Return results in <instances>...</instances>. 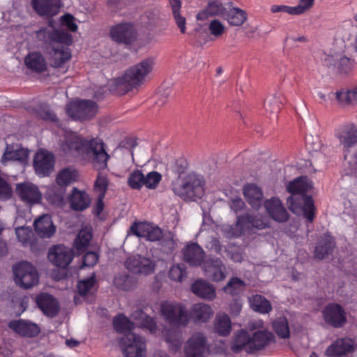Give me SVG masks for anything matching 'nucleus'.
Returning <instances> with one entry per match:
<instances>
[{"mask_svg": "<svg viewBox=\"0 0 357 357\" xmlns=\"http://www.w3.org/2000/svg\"><path fill=\"white\" fill-rule=\"evenodd\" d=\"M36 38L44 52L49 56L51 66L57 68L71 59L68 47L73 44V36L63 29H56L53 20L48 21L47 26L40 27L35 31Z\"/></svg>", "mask_w": 357, "mask_h": 357, "instance_id": "nucleus-1", "label": "nucleus"}, {"mask_svg": "<svg viewBox=\"0 0 357 357\" xmlns=\"http://www.w3.org/2000/svg\"><path fill=\"white\" fill-rule=\"evenodd\" d=\"M61 149L68 156L75 158L86 155L91 160L93 166L99 171L107 167L110 158L102 139L93 138L87 140L75 133L65 137Z\"/></svg>", "mask_w": 357, "mask_h": 357, "instance_id": "nucleus-2", "label": "nucleus"}, {"mask_svg": "<svg viewBox=\"0 0 357 357\" xmlns=\"http://www.w3.org/2000/svg\"><path fill=\"white\" fill-rule=\"evenodd\" d=\"M155 64V59L149 56L128 69L122 77L116 80V85L128 92L136 88L145 80V77L152 72Z\"/></svg>", "mask_w": 357, "mask_h": 357, "instance_id": "nucleus-3", "label": "nucleus"}, {"mask_svg": "<svg viewBox=\"0 0 357 357\" xmlns=\"http://www.w3.org/2000/svg\"><path fill=\"white\" fill-rule=\"evenodd\" d=\"M204 183L199 175L190 173L174 182L172 190L184 201H195L204 195Z\"/></svg>", "mask_w": 357, "mask_h": 357, "instance_id": "nucleus-4", "label": "nucleus"}, {"mask_svg": "<svg viewBox=\"0 0 357 357\" xmlns=\"http://www.w3.org/2000/svg\"><path fill=\"white\" fill-rule=\"evenodd\" d=\"M287 199L289 209L294 213L303 214L309 222L315 218V206L311 195L307 193H290Z\"/></svg>", "mask_w": 357, "mask_h": 357, "instance_id": "nucleus-5", "label": "nucleus"}, {"mask_svg": "<svg viewBox=\"0 0 357 357\" xmlns=\"http://www.w3.org/2000/svg\"><path fill=\"white\" fill-rule=\"evenodd\" d=\"M15 283L28 289L38 284L39 276L36 268L29 262L22 261L13 267Z\"/></svg>", "mask_w": 357, "mask_h": 357, "instance_id": "nucleus-6", "label": "nucleus"}, {"mask_svg": "<svg viewBox=\"0 0 357 357\" xmlns=\"http://www.w3.org/2000/svg\"><path fill=\"white\" fill-rule=\"evenodd\" d=\"M160 312L165 321L172 326H186L189 322L186 309L181 305H174L167 302L162 303Z\"/></svg>", "mask_w": 357, "mask_h": 357, "instance_id": "nucleus-7", "label": "nucleus"}, {"mask_svg": "<svg viewBox=\"0 0 357 357\" xmlns=\"http://www.w3.org/2000/svg\"><path fill=\"white\" fill-rule=\"evenodd\" d=\"M325 324L333 328H340L347 323V312L340 304L328 303L321 311Z\"/></svg>", "mask_w": 357, "mask_h": 357, "instance_id": "nucleus-8", "label": "nucleus"}, {"mask_svg": "<svg viewBox=\"0 0 357 357\" xmlns=\"http://www.w3.org/2000/svg\"><path fill=\"white\" fill-rule=\"evenodd\" d=\"M119 343L126 357H145V341L142 336L128 333L120 339Z\"/></svg>", "mask_w": 357, "mask_h": 357, "instance_id": "nucleus-9", "label": "nucleus"}, {"mask_svg": "<svg viewBox=\"0 0 357 357\" xmlns=\"http://www.w3.org/2000/svg\"><path fill=\"white\" fill-rule=\"evenodd\" d=\"M66 112L75 120H88L96 115L97 105L91 100H79L68 105L66 107Z\"/></svg>", "mask_w": 357, "mask_h": 357, "instance_id": "nucleus-10", "label": "nucleus"}, {"mask_svg": "<svg viewBox=\"0 0 357 357\" xmlns=\"http://www.w3.org/2000/svg\"><path fill=\"white\" fill-rule=\"evenodd\" d=\"M208 351L206 336L202 333H195L186 342L185 357H205Z\"/></svg>", "mask_w": 357, "mask_h": 357, "instance_id": "nucleus-11", "label": "nucleus"}, {"mask_svg": "<svg viewBox=\"0 0 357 357\" xmlns=\"http://www.w3.org/2000/svg\"><path fill=\"white\" fill-rule=\"evenodd\" d=\"M111 38L117 43L130 45L137 38V31L131 23H121L112 26Z\"/></svg>", "mask_w": 357, "mask_h": 357, "instance_id": "nucleus-12", "label": "nucleus"}, {"mask_svg": "<svg viewBox=\"0 0 357 357\" xmlns=\"http://www.w3.org/2000/svg\"><path fill=\"white\" fill-rule=\"evenodd\" d=\"M202 269L205 275L214 282L222 281L226 277L225 266L218 257L208 256L202 264Z\"/></svg>", "mask_w": 357, "mask_h": 357, "instance_id": "nucleus-13", "label": "nucleus"}, {"mask_svg": "<svg viewBox=\"0 0 357 357\" xmlns=\"http://www.w3.org/2000/svg\"><path fill=\"white\" fill-rule=\"evenodd\" d=\"M54 155L45 150L37 152L33 158V167L36 174L48 176L54 170Z\"/></svg>", "mask_w": 357, "mask_h": 357, "instance_id": "nucleus-14", "label": "nucleus"}, {"mask_svg": "<svg viewBox=\"0 0 357 357\" xmlns=\"http://www.w3.org/2000/svg\"><path fill=\"white\" fill-rule=\"evenodd\" d=\"M75 253L71 248L63 245H54L50 249L48 259L57 267L66 268L72 261Z\"/></svg>", "mask_w": 357, "mask_h": 357, "instance_id": "nucleus-15", "label": "nucleus"}, {"mask_svg": "<svg viewBox=\"0 0 357 357\" xmlns=\"http://www.w3.org/2000/svg\"><path fill=\"white\" fill-rule=\"evenodd\" d=\"M35 301L38 308L47 317H55L60 311L58 301L48 293H41L37 295Z\"/></svg>", "mask_w": 357, "mask_h": 357, "instance_id": "nucleus-16", "label": "nucleus"}, {"mask_svg": "<svg viewBox=\"0 0 357 357\" xmlns=\"http://www.w3.org/2000/svg\"><path fill=\"white\" fill-rule=\"evenodd\" d=\"M125 266L135 274L149 275L154 270V264L151 260L138 255L129 257L125 261Z\"/></svg>", "mask_w": 357, "mask_h": 357, "instance_id": "nucleus-17", "label": "nucleus"}, {"mask_svg": "<svg viewBox=\"0 0 357 357\" xmlns=\"http://www.w3.org/2000/svg\"><path fill=\"white\" fill-rule=\"evenodd\" d=\"M251 346L248 348V354H253L264 349L271 343L275 342V337L273 333L268 330H260L250 335Z\"/></svg>", "mask_w": 357, "mask_h": 357, "instance_id": "nucleus-18", "label": "nucleus"}, {"mask_svg": "<svg viewBox=\"0 0 357 357\" xmlns=\"http://www.w3.org/2000/svg\"><path fill=\"white\" fill-rule=\"evenodd\" d=\"M15 191L23 202L30 204L39 203L42 199V195L38 187L31 183H17Z\"/></svg>", "mask_w": 357, "mask_h": 357, "instance_id": "nucleus-19", "label": "nucleus"}, {"mask_svg": "<svg viewBox=\"0 0 357 357\" xmlns=\"http://www.w3.org/2000/svg\"><path fill=\"white\" fill-rule=\"evenodd\" d=\"M336 247L335 239L329 232L324 234L318 239L314 250V258L322 260L332 255Z\"/></svg>", "mask_w": 357, "mask_h": 357, "instance_id": "nucleus-20", "label": "nucleus"}, {"mask_svg": "<svg viewBox=\"0 0 357 357\" xmlns=\"http://www.w3.org/2000/svg\"><path fill=\"white\" fill-rule=\"evenodd\" d=\"M264 207L273 220L278 222H285L289 220V213L279 198L272 197L266 200Z\"/></svg>", "mask_w": 357, "mask_h": 357, "instance_id": "nucleus-21", "label": "nucleus"}, {"mask_svg": "<svg viewBox=\"0 0 357 357\" xmlns=\"http://www.w3.org/2000/svg\"><path fill=\"white\" fill-rule=\"evenodd\" d=\"M335 137L344 150L349 151L357 144V128L354 124L345 126L336 132Z\"/></svg>", "mask_w": 357, "mask_h": 357, "instance_id": "nucleus-22", "label": "nucleus"}, {"mask_svg": "<svg viewBox=\"0 0 357 357\" xmlns=\"http://www.w3.org/2000/svg\"><path fill=\"white\" fill-rule=\"evenodd\" d=\"M8 326L22 337H36L40 332L38 324L25 319L11 321L9 322Z\"/></svg>", "mask_w": 357, "mask_h": 357, "instance_id": "nucleus-23", "label": "nucleus"}, {"mask_svg": "<svg viewBox=\"0 0 357 357\" xmlns=\"http://www.w3.org/2000/svg\"><path fill=\"white\" fill-rule=\"evenodd\" d=\"M36 13L41 17H52L59 12L60 0H31Z\"/></svg>", "mask_w": 357, "mask_h": 357, "instance_id": "nucleus-24", "label": "nucleus"}, {"mask_svg": "<svg viewBox=\"0 0 357 357\" xmlns=\"http://www.w3.org/2000/svg\"><path fill=\"white\" fill-rule=\"evenodd\" d=\"M354 350V344L351 339L339 338L327 347L325 354L327 356H341L351 353Z\"/></svg>", "mask_w": 357, "mask_h": 357, "instance_id": "nucleus-25", "label": "nucleus"}, {"mask_svg": "<svg viewBox=\"0 0 357 357\" xmlns=\"http://www.w3.org/2000/svg\"><path fill=\"white\" fill-rule=\"evenodd\" d=\"M183 259L190 266H198L204 262L205 252L197 243L187 245L183 250Z\"/></svg>", "mask_w": 357, "mask_h": 357, "instance_id": "nucleus-26", "label": "nucleus"}, {"mask_svg": "<svg viewBox=\"0 0 357 357\" xmlns=\"http://www.w3.org/2000/svg\"><path fill=\"white\" fill-rule=\"evenodd\" d=\"M28 158L29 151L26 149L17 148V145L6 144L1 162L4 165L9 161H18L22 164H25Z\"/></svg>", "mask_w": 357, "mask_h": 357, "instance_id": "nucleus-27", "label": "nucleus"}, {"mask_svg": "<svg viewBox=\"0 0 357 357\" xmlns=\"http://www.w3.org/2000/svg\"><path fill=\"white\" fill-rule=\"evenodd\" d=\"M70 208L75 211H83L86 209L91 204V199L89 195L84 190H79L74 187L68 197Z\"/></svg>", "mask_w": 357, "mask_h": 357, "instance_id": "nucleus-28", "label": "nucleus"}, {"mask_svg": "<svg viewBox=\"0 0 357 357\" xmlns=\"http://www.w3.org/2000/svg\"><path fill=\"white\" fill-rule=\"evenodd\" d=\"M190 289L195 295L205 300L212 301L216 296L215 287L203 279L196 280L192 284Z\"/></svg>", "mask_w": 357, "mask_h": 357, "instance_id": "nucleus-29", "label": "nucleus"}, {"mask_svg": "<svg viewBox=\"0 0 357 357\" xmlns=\"http://www.w3.org/2000/svg\"><path fill=\"white\" fill-rule=\"evenodd\" d=\"M36 234L41 238H50L56 231L52 217L48 214L41 215L33 222Z\"/></svg>", "mask_w": 357, "mask_h": 357, "instance_id": "nucleus-30", "label": "nucleus"}, {"mask_svg": "<svg viewBox=\"0 0 357 357\" xmlns=\"http://www.w3.org/2000/svg\"><path fill=\"white\" fill-rule=\"evenodd\" d=\"M243 193L248 204L255 209L262 205L264 194L262 190L255 183H248L243 188Z\"/></svg>", "mask_w": 357, "mask_h": 357, "instance_id": "nucleus-31", "label": "nucleus"}, {"mask_svg": "<svg viewBox=\"0 0 357 357\" xmlns=\"http://www.w3.org/2000/svg\"><path fill=\"white\" fill-rule=\"evenodd\" d=\"M26 68L32 72L42 73L47 70V63L43 55L38 52L29 53L24 58Z\"/></svg>", "mask_w": 357, "mask_h": 357, "instance_id": "nucleus-32", "label": "nucleus"}, {"mask_svg": "<svg viewBox=\"0 0 357 357\" xmlns=\"http://www.w3.org/2000/svg\"><path fill=\"white\" fill-rule=\"evenodd\" d=\"M237 225H240L242 228H246L249 230H252V229L261 230L269 227L268 222L250 213H245L238 216Z\"/></svg>", "mask_w": 357, "mask_h": 357, "instance_id": "nucleus-33", "label": "nucleus"}, {"mask_svg": "<svg viewBox=\"0 0 357 357\" xmlns=\"http://www.w3.org/2000/svg\"><path fill=\"white\" fill-rule=\"evenodd\" d=\"M251 346V336L245 330H241L235 334L231 343L230 349L234 354H239L245 351L248 354V348Z\"/></svg>", "mask_w": 357, "mask_h": 357, "instance_id": "nucleus-34", "label": "nucleus"}, {"mask_svg": "<svg viewBox=\"0 0 357 357\" xmlns=\"http://www.w3.org/2000/svg\"><path fill=\"white\" fill-rule=\"evenodd\" d=\"M213 314L211 307L205 303H196L192 305L190 317L196 322H206Z\"/></svg>", "mask_w": 357, "mask_h": 357, "instance_id": "nucleus-35", "label": "nucleus"}, {"mask_svg": "<svg viewBox=\"0 0 357 357\" xmlns=\"http://www.w3.org/2000/svg\"><path fill=\"white\" fill-rule=\"evenodd\" d=\"M112 325L116 333L124 334V336L128 333H132V331L135 328V324L122 313L114 317Z\"/></svg>", "mask_w": 357, "mask_h": 357, "instance_id": "nucleus-36", "label": "nucleus"}, {"mask_svg": "<svg viewBox=\"0 0 357 357\" xmlns=\"http://www.w3.org/2000/svg\"><path fill=\"white\" fill-rule=\"evenodd\" d=\"M251 308L261 314H268L272 310V305L264 296L256 294L249 298Z\"/></svg>", "mask_w": 357, "mask_h": 357, "instance_id": "nucleus-37", "label": "nucleus"}, {"mask_svg": "<svg viewBox=\"0 0 357 357\" xmlns=\"http://www.w3.org/2000/svg\"><path fill=\"white\" fill-rule=\"evenodd\" d=\"M227 9L218 1H211L204 10L197 14V19L202 20L207 16L221 15L224 17Z\"/></svg>", "mask_w": 357, "mask_h": 357, "instance_id": "nucleus-38", "label": "nucleus"}, {"mask_svg": "<svg viewBox=\"0 0 357 357\" xmlns=\"http://www.w3.org/2000/svg\"><path fill=\"white\" fill-rule=\"evenodd\" d=\"M231 26H241L247 20V13L239 8H232L226 10L224 16Z\"/></svg>", "mask_w": 357, "mask_h": 357, "instance_id": "nucleus-39", "label": "nucleus"}, {"mask_svg": "<svg viewBox=\"0 0 357 357\" xmlns=\"http://www.w3.org/2000/svg\"><path fill=\"white\" fill-rule=\"evenodd\" d=\"M231 330V320L227 314L217 316L214 323V331L219 335L226 337Z\"/></svg>", "mask_w": 357, "mask_h": 357, "instance_id": "nucleus-40", "label": "nucleus"}, {"mask_svg": "<svg viewBox=\"0 0 357 357\" xmlns=\"http://www.w3.org/2000/svg\"><path fill=\"white\" fill-rule=\"evenodd\" d=\"M272 328L276 335L281 339H288L290 337V331L287 319L284 317H277L272 322Z\"/></svg>", "mask_w": 357, "mask_h": 357, "instance_id": "nucleus-41", "label": "nucleus"}, {"mask_svg": "<svg viewBox=\"0 0 357 357\" xmlns=\"http://www.w3.org/2000/svg\"><path fill=\"white\" fill-rule=\"evenodd\" d=\"M310 188L306 176H300L289 182L287 190L289 193H307Z\"/></svg>", "mask_w": 357, "mask_h": 357, "instance_id": "nucleus-42", "label": "nucleus"}, {"mask_svg": "<svg viewBox=\"0 0 357 357\" xmlns=\"http://www.w3.org/2000/svg\"><path fill=\"white\" fill-rule=\"evenodd\" d=\"M245 287L243 280L237 277H232L223 287V291L231 296H236L241 294Z\"/></svg>", "mask_w": 357, "mask_h": 357, "instance_id": "nucleus-43", "label": "nucleus"}, {"mask_svg": "<svg viewBox=\"0 0 357 357\" xmlns=\"http://www.w3.org/2000/svg\"><path fill=\"white\" fill-rule=\"evenodd\" d=\"M92 238L91 232L81 230L74 241L73 247L77 250V254L83 253L88 248Z\"/></svg>", "mask_w": 357, "mask_h": 357, "instance_id": "nucleus-44", "label": "nucleus"}, {"mask_svg": "<svg viewBox=\"0 0 357 357\" xmlns=\"http://www.w3.org/2000/svg\"><path fill=\"white\" fill-rule=\"evenodd\" d=\"M169 3L172 7V15L177 26L180 29L182 33H185V24L186 20L181 13V2L180 0H169Z\"/></svg>", "mask_w": 357, "mask_h": 357, "instance_id": "nucleus-45", "label": "nucleus"}, {"mask_svg": "<svg viewBox=\"0 0 357 357\" xmlns=\"http://www.w3.org/2000/svg\"><path fill=\"white\" fill-rule=\"evenodd\" d=\"M284 99V98L281 93H275L266 100L264 103L266 110L271 114L278 113L281 109V105H283Z\"/></svg>", "mask_w": 357, "mask_h": 357, "instance_id": "nucleus-46", "label": "nucleus"}, {"mask_svg": "<svg viewBox=\"0 0 357 357\" xmlns=\"http://www.w3.org/2000/svg\"><path fill=\"white\" fill-rule=\"evenodd\" d=\"M337 100L343 105L354 104L357 101V89H342L335 93Z\"/></svg>", "mask_w": 357, "mask_h": 357, "instance_id": "nucleus-47", "label": "nucleus"}, {"mask_svg": "<svg viewBox=\"0 0 357 357\" xmlns=\"http://www.w3.org/2000/svg\"><path fill=\"white\" fill-rule=\"evenodd\" d=\"M36 115L44 121L56 122L58 118L50 107L45 103L39 104L35 109Z\"/></svg>", "mask_w": 357, "mask_h": 357, "instance_id": "nucleus-48", "label": "nucleus"}, {"mask_svg": "<svg viewBox=\"0 0 357 357\" xmlns=\"http://www.w3.org/2000/svg\"><path fill=\"white\" fill-rule=\"evenodd\" d=\"M75 172L70 171L68 168H65L60 171L56 176V183L59 187L66 188L75 180Z\"/></svg>", "mask_w": 357, "mask_h": 357, "instance_id": "nucleus-49", "label": "nucleus"}, {"mask_svg": "<svg viewBox=\"0 0 357 357\" xmlns=\"http://www.w3.org/2000/svg\"><path fill=\"white\" fill-rule=\"evenodd\" d=\"M128 184L132 189H141L143 185H145L144 174L138 169L133 171L128 176Z\"/></svg>", "mask_w": 357, "mask_h": 357, "instance_id": "nucleus-50", "label": "nucleus"}, {"mask_svg": "<svg viewBox=\"0 0 357 357\" xmlns=\"http://www.w3.org/2000/svg\"><path fill=\"white\" fill-rule=\"evenodd\" d=\"M114 285L120 289L130 291L133 287V280L127 274L116 276L114 280Z\"/></svg>", "mask_w": 357, "mask_h": 357, "instance_id": "nucleus-51", "label": "nucleus"}, {"mask_svg": "<svg viewBox=\"0 0 357 357\" xmlns=\"http://www.w3.org/2000/svg\"><path fill=\"white\" fill-rule=\"evenodd\" d=\"M96 282L95 274L89 278L79 280L77 284V293L79 296L85 297Z\"/></svg>", "mask_w": 357, "mask_h": 357, "instance_id": "nucleus-52", "label": "nucleus"}, {"mask_svg": "<svg viewBox=\"0 0 357 357\" xmlns=\"http://www.w3.org/2000/svg\"><path fill=\"white\" fill-rule=\"evenodd\" d=\"M186 276L187 272L183 264L173 266L169 271V277L172 280L181 282Z\"/></svg>", "mask_w": 357, "mask_h": 357, "instance_id": "nucleus-53", "label": "nucleus"}, {"mask_svg": "<svg viewBox=\"0 0 357 357\" xmlns=\"http://www.w3.org/2000/svg\"><path fill=\"white\" fill-rule=\"evenodd\" d=\"M354 64V60L346 56L340 55L337 67L340 73L348 74L353 70Z\"/></svg>", "mask_w": 357, "mask_h": 357, "instance_id": "nucleus-54", "label": "nucleus"}, {"mask_svg": "<svg viewBox=\"0 0 357 357\" xmlns=\"http://www.w3.org/2000/svg\"><path fill=\"white\" fill-rule=\"evenodd\" d=\"M135 314H137V316L140 317L142 319V325L149 330L151 333L155 332L157 329V325L155 319L146 314L142 312V310H137L135 312Z\"/></svg>", "mask_w": 357, "mask_h": 357, "instance_id": "nucleus-55", "label": "nucleus"}, {"mask_svg": "<svg viewBox=\"0 0 357 357\" xmlns=\"http://www.w3.org/2000/svg\"><path fill=\"white\" fill-rule=\"evenodd\" d=\"M162 179V175L158 172H151L144 175L145 186L149 189H155Z\"/></svg>", "mask_w": 357, "mask_h": 357, "instance_id": "nucleus-56", "label": "nucleus"}, {"mask_svg": "<svg viewBox=\"0 0 357 357\" xmlns=\"http://www.w3.org/2000/svg\"><path fill=\"white\" fill-rule=\"evenodd\" d=\"M66 195V188L59 187H55L53 190L52 193L50 195V200L54 204L61 206L64 204Z\"/></svg>", "mask_w": 357, "mask_h": 357, "instance_id": "nucleus-57", "label": "nucleus"}, {"mask_svg": "<svg viewBox=\"0 0 357 357\" xmlns=\"http://www.w3.org/2000/svg\"><path fill=\"white\" fill-rule=\"evenodd\" d=\"M13 190L10 185L0 176V201H7L12 197Z\"/></svg>", "mask_w": 357, "mask_h": 357, "instance_id": "nucleus-58", "label": "nucleus"}, {"mask_svg": "<svg viewBox=\"0 0 357 357\" xmlns=\"http://www.w3.org/2000/svg\"><path fill=\"white\" fill-rule=\"evenodd\" d=\"M208 30L211 35L218 38L224 33L225 27L218 20H213L209 23Z\"/></svg>", "mask_w": 357, "mask_h": 357, "instance_id": "nucleus-59", "label": "nucleus"}, {"mask_svg": "<svg viewBox=\"0 0 357 357\" xmlns=\"http://www.w3.org/2000/svg\"><path fill=\"white\" fill-rule=\"evenodd\" d=\"M108 187V180L106 176L99 174L94 183V188L100 191L99 195H105Z\"/></svg>", "mask_w": 357, "mask_h": 357, "instance_id": "nucleus-60", "label": "nucleus"}, {"mask_svg": "<svg viewBox=\"0 0 357 357\" xmlns=\"http://www.w3.org/2000/svg\"><path fill=\"white\" fill-rule=\"evenodd\" d=\"M98 260V255L92 251L87 252L82 258V268L93 267L95 266Z\"/></svg>", "mask_w": 357, "mask_h": 357, "instance_id": "nucleus-61", "label": "nucleus"}, {"mask_svg": "<svg viewBox=\"0 0 357 357\" xmlns=\"http://www.w3.org/2000/svg\"><path fill=\"white\" fill-rule=\"evenodd\" d=\"M145 236L147 240L150 241H157L162 239L163 232L162 230L158 227H151L147 229Z\"/></svg>", "mask_w": 357, "mask_h": 357, "instance_id": "nucleus-62", "label": "nucleus"}, {"mask_svg": "<svg viewBox=\"0 0 357 357\" xmlns=\"http://www.w3.org/2000/svg\"><path fill=\"white\" fill-rule=\"evenodd\" d=\"M314 0H299V3L294 6L296 15L305 13L309 10L314 5Z\"/></svg>", "mask_w": 357, "mask_h": 357, "instance_id": "nucleus-63", "label": "nucleus"}, {"mask_svg": "<svg viewBox=\"0 0 357 357\" xmlns=\"http://www.w3.org/2000/svg\"><path fill=\"white\" fill-rule=\"evenodd\" d=\"M61 24L66 26L72 32L77 30V25L75 22V17L70 14H65L61 18Z\"/></svg>", "mask_w": 357, "mask_h": 357, "instance_id": "nucleus-64", "label": "nucleus"}]
</instances>
